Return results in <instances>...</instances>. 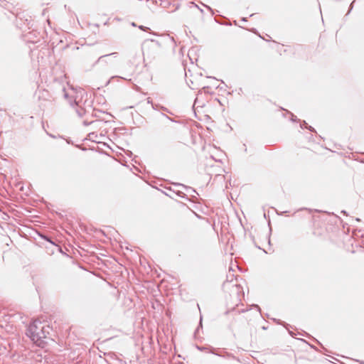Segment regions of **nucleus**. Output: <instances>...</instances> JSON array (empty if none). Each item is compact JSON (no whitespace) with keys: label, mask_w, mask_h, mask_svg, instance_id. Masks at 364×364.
Listing matches in <instances>:
<instances>
[{"label":"nucleus","mask_w":364,"mask_h":364,"mask_svg":"<svg viewBox=\"0 0 364 364\" xmlns=\"http://www.w3.org/2000/svg\"><path fill=\"white\" fill-rule=\"evenodd\" d=\"M118 77L122 78V79H124L125 80H132V78L129 77V76L126 75H120V76H118Z\"/></svg>","instance_id":"20e7f679"},{"label":"nucleus","mask_w":364,"mask_h":364,"mask_svg":"<svg viewBox=\"0 0 364 364\" xmlns=\"http://www.w3.org/2000/svg\"><path fill=\"white\" fill-rule=\"evenodd\" d=\"M85 125H87L88 124L86 123V122H84Z\"/></svg>","instance_id":"6e6552de"},{"label":"nucleus","mask_w":364,"mask_h":364,"mask_svg":"<svg viewBox=\"0 0 364 364\" xmlns=\"http://www.w3.org/2000/svg\"><path fill=\"white\" fill-rule=\"evenodd\" d=\"M184 74L188 85L193 90L205 88L208 84V80H215V77L204 76L200 70H184Z\"/></svg>","instance_id":"f03ea898"},{"label":"nucleus","mask_w":364,"mask_h":364,"mask_svg":"<svg viewBox=\"0 0 364 364\" xmlns=\"http://www.w3.org/2000/svg\"><path fill=\"white\" fill-rule=\"evenodd\" d=\"M84 94L83 89L70 86V113L72 112L78 117H81L85 113L81 105Z\"/></svg>","instance_id":"7ed1b4c3"},{"label":"nucleus","mask_w":364,"mask_h":364,"mask_svg":"<svg viewBox=\"0 0 364 364\" xmlns=\"http://www.w3.org/2000/svg\"><path fill=\"white\" fill-rule=\"evenodd\" d=\"M355 220H356V221H360V220L359 218H356Z\"/></svg>","instance_id":"0eeeda50"},{"label":"nucleus","mask_w":364,"mask_h":364,"mask_svg":"<svg viewBox=\"0 0 364 364\" xmlns=\"http://www.w3.org/2000/svg\"><path fill=\"white\" fill-rule=\"evenodd\" d=\"M50 329L48 325L36 320L29 325L27 335L36 346L43 348Z\"/></svg>","instance_id":"f257e3e1"},{"label":"nucleus","mask_w":364,"mask_h":364,"mask_svg":"<svg viewBox=\"0 0 364 364\" xmlns=\"http://www.w3.org/2000/svg\"><path fill=\"white\" fill-rule=\"evenodd\" d=\"M309 130H311V131H314V129H313L311 127H309Z\"/></svg>","instance_id":"39448f33"},{"label":"nucleus","mask_w":364,"mask_h":364,"mask_svg":"<svg viewBox=\"0 0 364 364\" xmlns=\"http://www.w3.org/2000/svg\"><path fill=\"white\" fill-rule=\"evenodd\" d=\"M93 134H94V133H90V134H89V136H90V139H91V135H93Z\"/></svg>","instance_id":"423d86ee"}]
</instances>
